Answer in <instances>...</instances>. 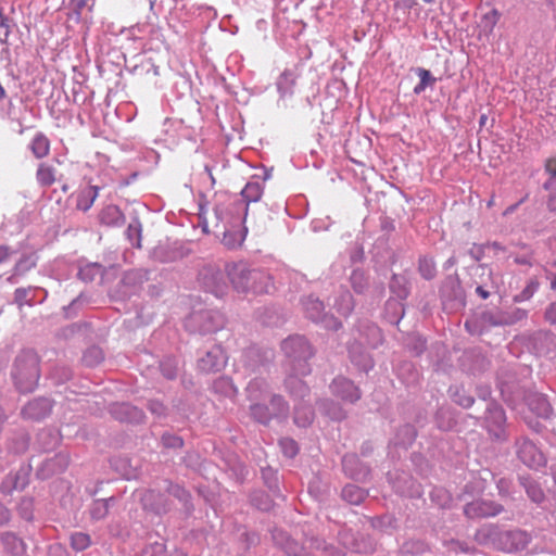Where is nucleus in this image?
<instances>
[{"label": "nucleus", "mask_w": 556, "mask_h": 556, "mask_svg": "<svg viewBox=\"0 0 556 556\" xmlns=\"http://www.w3.org/2000/svg\"><path fill=\"white\" fill-rule=\"evenodd\" d=\"M91 544V539L89 534L84 532H75L71 535V546L77 551H85Z\"/></svg>", "instance_id": "5701e85b"}, {"label": "nucleus", "mask_w": 556, "mask_h": 556, "mask_svg": "<svg viewBox=\"0 0 556 556\" xmlns=\"http://www.w3.org/2000/svg\"><path fill=\"white\" fill-rule=\"evenodd\" d=\"M502 539L510 543V545L506 547L507 552L522 548L529 541L527 533L521 530L507 531L503 533Z\"/></svg>", "instance_id": "4468645a"}, {"label": "nucleus", "mask_w": 556, "mask_h": 556, "mask_svg": "<svg viewBox=\"0 0 556 556\" xmlns=\"http://www.w3.org/2000/svg\"><path fill=\"white\" fill-rule=\"evenodd\" d=\"M153 496V492L149 491L146 493L143 501L147 503Z\"/></svg>", "instance_id": "8fccbe9b"}, {"label": "nucleus", "mask_w": 556, "mask_h": 556, "mask_svg": "<svg viewBox=\"0 0 556 556\" xmlns=\"http://www.w3.org/2000/svg\"><path fill=\"white\" fill-rule=\"evenodd\" d=\"M455 402H457L463 407H470L473 404V399L471 396H462L455 399Z\"/></svg>", "instance_id": "a19ab883"}, {"label": "nucleus", "mask_w": 556, "mask_h": 556, "mask_svg": "<svg viewBox=\"0 0 556 556\" xmlns=\"http://www.w3.org/2000/svg\"><path fill=\"white\" fill-rule=\"evenodd\" d=\"M206 316H208V313L199 314V315H197L195 317H197L198 319H203V318H205Z\"/></svg>", "instance_id": "5fc2aeb1"}, {"label": "nucleus", "mask_w": 556, "mask_h": 556, "mask_svg": "<svg viewBox=\"0 0 556 556\" xmlns=\"http://www.w3.org/2000/svg\"><path fill=\"white\" fill-rule=\"evenodd\" d=\"M517 454L519 459L530 468H539L545 464L543 453L528 439L517 442Z\"/></svg>", "instance_id": "20e7f679"}, {"label": "nucleus", "mask_w": 556, "mask_h": 556, "mask_svg": "<svg viewBox=\"0 0 556 556\" xmlns=\"http://www.w3.org/2000/svg\"><path fill=\"white\" fill-rule=\"evenodd\" d=\"M424 1H425V2H428V3H430V2H432L433 0H424Z\"/></svg>", "instance_id": "69168bd1"}, {"label": "nucleus", "mask_w": 556, "mask_h": 556, "mask_svg": "<svg viewBox=\"0 0 556 556\" xmlns=\"http://www.w3.org/2000/svg\"><path fill=\"white\" fill-rule=\"evenodd\" d=\"M465 327H466V329H467L470 333H472V334L477 333V331H476V325H475V321H472V320H467V321L465 323Z\"/></svg>", "instance_id": "a18cd8bd"}, {"label": "nucleus", "mask_w": 556, "mask_h": 556, "mask_svg": "<svg viewBox=\"0 0 556 556\" xmlns=\"http://www.w3.org/2000/svg\"><path fill=\"white\" fill-rule=\"evenodd\" d=\"M227 277L238 293H267L271 287L270 277L258 269H251L243 263L226 265Z\"/></svg>", "instance_id": "f257e3e1"}, {"label": "nucleus", "mask_w": 556, "mask_h": 556, "mask_svg": "<svg viewBox=\"0 0 556 556\" xmlns=\"http://www.w3.org/2000/svg\"><path fill=\"white\" fill-rule=\"evenodd\" d=\"M37 407L49 408V403L46 400H35L25 407V413L30 417H38L35 413Z\"/></svg>", "instance_id": "72a5a7b5"}, {"label": "nucleus", "mask_w": 556, "mask_h": 556, "mask_svg": "<svg viewBox=\"0 0 556 556\" xmlns=\"http://www.w3.org/2000/svg\"><path fill=\"white\" fill-rule=\"evenodd\" d=\"M539 283L536 281H530L528 286L515 296L516 302H522L529 300L534 292L538 290Z\"/></svg>", "instance_id": "2f4dec72"}, {"label": "nucleus", "mask_w": 556, "mask_h": 556, "mask_svg": "<svg viewBox=\"0 0 556 556\" xmlns=\"http://www.w3.org/2000/svg\"><path fill=\"white\" fill-rule=\"evenodd\" d=\"M123 219L124 216L116 205H108L100 214V220L105 225H119Z\"/></svg>", "instance_id": "f3484780"}, {"label": "nucleus", "mask_w": 556, "mask_h": 556, "mask_svg": "<svg viewBox=\"0 0 556 556\" xmlns=\"http://www.w3.org/2000/svg\"><path fill=\"white\" fill-rule=\"evenodd\" d=\"M247 202H256L263 194V186L258 181H250L241 191Z\"/></svg>", "instance_id": "6ab92c4d"}, {"label": "nucleus", "mask_w": 556, "mask_h": 556, "mask_svg": "<svg viewBox=\"0 0 556 556\" xmlns=\"http://www.w3.org/2000/svg\"><path fill=\"white\" fill-rule=\"evenodd\" d=\"M417 74L420 78V81L415 86L414 92L418 94L421 93L428 86L432 85L435 79L431 76V73L425 68H418Z\"/></svg>", "instance_id": "a878e982"}, {"label": "nucleus", "mask_w": 556, "mask_h": 556, "mask_svg": "<svg viewBox=\"0 0 556 556\" xmlns=\"http://www.w3.org/2000/svg\"><path fill=\"white\" fill-rule=\"evenodd\" d=\"M477 294H479L483 300L488 299L490 293L481 286L476 289Z\"/></svg>", "instance_id": "c03bdc74"}, {"label": "nucleus", "mask_w": 556, "mask_h": 556, "mask_svg": "<svg viewBox=\"0 0 556 556\" xmlns=\"http://www.w3.org/2000/svg\"><path fill=\"white\" fill-rule=\"evenodd\" d=\"M553 5H556V0H549Z\"/></svg>", "instance_id": "680f3d73"}, {"label": "nucleus", "mask_w": 556, "mask_h": 556, "mask_svg": "<svg viewBox=\"0 0 556 556\" xmlns=\"http://www.w3.org/2000/svg\"><path fill=\"white\" fill-rule=\"evenodd\" d=\"M279 445L283 454L288 457H294L298 454V444L294 440L290 438L281 439Z\"/></svg>", "instance_id": "c756f323"}, {"label": "nucleus", "mask_w": 556, "mask_h": 556, "mask_svg": "<svg viewBox=\"0 0 556 556\" xmlns=\"http://www.w3.org/2000/svg\"><path fill=\"white\" fill-rule=\"evenodd\" d=\"M493 205V198L488 202V206H492Z\"/></svg>", "instance_id": "052dcab7"}, {"label": "nucleus", "mask_w": 556, "mask_h": 556, "mask_svg": "<svg viewBox=\"0 0 556 556\" xmlns=\"http://www.w3.org/2000/svg\"><path fill=\"white\" fill-rule=\"evenodd\" d=\"M1 542L5 551L14 556L22 554L25 549L23 541L10 532L2 534Z\"/></svg>", "instance_id": "dca6fc26"}, {"label": "nucleus", "mask_w": 556, "mask_h": 556, "mask_svg": "<svg viewBox=\"0 0 556 556\" xmlns=\"http://www.w3.org/2000/svg\"><path fill=\"white\" fill-rule=\"evenodd\" d=\"M529 495L532 497L534 502H541L544 497L543 493L540 490H528Z\"/></svg>", "instance_id": "79ce46f5"}, {"label": "nucleus", "mask_w": 556, "mask_h": 556, "mask_svg": "<svg viewBox=\"0 0 556 556\" xmlns=\"http://www.w3.org/2000/svg\"><path fill=\"white\" fill-rule=\"evenodd\" d=\"M332 392L344 401L356 402L361 397L358 388L349 379L339 377L332 382Z\"/></svg>", "instance_id": "423d86ee"}, {"label": "nucleus", "mask_w": 556, "mask_h": 556, "mask_svg": "<svg viewBox=\"0 0 556 556\" xmlns=\"http://www.w3.org/2000/svg\"><path fill=\"white\" fill-rule=\"evenodd\" d=\"M292 382H293V378H290V379L288 380V383H292Z\"/></svg>", "instance_id": "e2e57ef3"}, {"label": "nucleus", "mask_w": 556, "mask_h": 556, "mask_svg": "<svg viewBox=\"0 0 556 556\" xmlns=\"http://www.w3.org/2000/svg\"><path fill=\"white\" fill-rule=\"evenodd\" d=\"M354 459L353 456H344L343 457V465L346 466L349 462H352Z\"/></svg>", "instance_id": "3c124183"}, {"label": "nucleus", "mask_w": 556, "mask_h": 556, "mask_svg": "<svg viewBox=\"0 0 556 556\" xmlns=\"http://www.w3.org/2000/svg\"><path fill=\"white\" fill-rule=\"evenodd\" d=\"M285 549L289 556H314L312 551H307L302 542L296 539H288L285 544Z\"/></svg>", "instance_id": "aec40b11"}, {"label": "nucleus", "mask_w": 556, "mask_h": 556, "mask_svg": "<svg viewBox=\"0 0 556 556\" xmlns=\"http://www.w3.org/2000/svg\"><path fill=\"white\" fill-rule=\"evenodd\" d=\"M4 97H5V90L2 87V85L0 84V100L4 99Z\"/></svg>", "instance_id": "603ef678"}, {"label": "nucleus", "mask_w": 556, "mask_h": 556, "mask_svg": "<svg viewBox=\"0 0 556 556\" xmlns=\"http://www.w3.org/2000/svg\"><path fill=\"white\" fill-rule=\"evenodd\" d=\"M313 420V412L311 408H304L303 409V414L301 412V409H296L295 412V416H294V421L295 424H298L299 426L301 427H305L307 425H309Z\"/></svg>", "instance_id": "7c9ffc66"}, {"label": "nucleus", "mask_w": 556, "mask_h": 556, "mask_svg": "<svg viewBox=\"0 0 556 556\" xmlns=\"http://www.w3.org/2000/svg\"><path fill=\"white\" fill-rule=\"evenodd\" d=\"M545 318L551 324H556V301L551 303L545 311Z\"/></svg>", "instance_id": "58836bf2"}, {"label": "nucleus", "mask_w": 556, "mask_h": 556, "mask_svg": "<svg viewBox=\"0 0 556 556\" xmlns=\"http://www.w3.org/2000/svg\"><path fill=\"white\" fill-rule=\"evenodd\" d=\"M98 197V188L89 186L81 189L77 194L76 207L80 211H88Z\"/></svg>", "instance_id": "2eb2a0df"}, {"label": "nucleus", "mask_w": 556, "mask_h": 556, "mask_svg": "<svg viewBox=\"0 0 556 556\" xmlns=\"http://www.w3.org/2000/svg\"><path fill=\"white\" fill-rule=\"evenodd\" d=\"M36 181L40 188H49L58 181V169L48 162H40L36 169Z\"/></svg>", "instance_id": "1a4fd4ad"}, {"label": "nucleus", "mask_w": 556, "mask_h": 556, "mask_svg": "<svg viewBox=\"0 0 556 556\" xmlns=\"http://www.w3.org/2000/svg\"><path fill=\"white\" fill-rule=\"evenodd\" d=\"M367 496L366 491L354 484H348L342 490V497L353 505L361 504Z\"/></svg>", "instance_id": "a211bd4d"}, {"label": "nucleus", "mask_w": 556, "mask_h": 556, "mask_svg": "<svg viewBox=\"0 0 556 556\" xmlns=\"http://www.w3.org/2000/svg\"><path fill=\"white\" fill-rule=\"evenodd\" d=\"M36 264V257L33 254L23 255L15 265V273L23 274Z\"/></svg>", "instance_id": "c85d7f7f"}, {"label": "nucleus", "mask_w": 556, "mask_h": 556, "mask_svg": "<svg viewBox=\"0 0 556 556\" xmlns=\"http://www.w3.org/2000/svg\"><path fill=\"white\" fill-rule=\"evenodd\" d=\"M157 556H165V554H164V552H163L162 547H160V549H159V555H157Z\"/></svg>", "instance_id": "13d9d810"}, {"label": "nucleus", "mask_w": 556, "mask_h": 556, "mask_svg": "<svg viewBox=\"0 0 556 556\" xmlns=\"http://www.w3.org/2000/svg\"><path fill=\"white\" fill-rule=\"evenodd\" d=\"M9 520V510L0 504V525L5 523Z\"/></svg>", "instance_id": "37998d69"}, {"label": "nucleus", "mask_w": 556, "mask_h": 556, "mask_svg": "<svg viewBox=\"0 0 556 556\" xmlns=\"http://www.w3.org/2000/svg\"><path fill=\"white\" fill-rule=\"evenodd\" d=\"M419 271L421 276L428 280L435 276L437 269L432 258L422 257L419 260Z\"/></svg>", "instance_id": "393cba45"}, {"label": "nucleus", "mask_w": 556, "mask_h": 556, "mask_svg": "<svg viewBox=\"0 0 556 556\" xmlns=\"http://www.w3.org/2000/svg\"><path fill=\"white\" fill-rule=\"evenodd\" d=\"M206 286L216 296H224L228 290V286L224 281L223 275L220 273L213 275L211 281L206 283Z\"/></svg>", "instance_id": "412c9836"}, {"label": "nucleus", "mask_w": 556, "mask_h": 556, "mask_svg": "<svg viewBox=\"0 0 556 556\" xmlns=\"http://www.w3.org/2000/svg\"><path fill=\"white\" fill-rule=\"evenodd\" d=\"M252 417L262 424H268L274 417L273 412L266 405L255 404L251 406Z\"/></svg>", "instance_id": "4be33fe9"}, {"label": "nucleus", "mask_w": 556, "mask_h": 556, "mask_svg": "<svg viewBox=\"0 0 556 556\" xmlns=\"http://www.w3.org/2000/svg\"><path fill=\"white\" fill-rule=\"evenodd\" d=\"M88 1L89 0H71V5L73 7L77 18L80 17L83 9L87 5Z\"/></svg>", "instance_id": "4c0bfd02"}, {"label": "nucleus", "mask_w": 556, "mask_h": 556, "mask_svg": "<svg viewBox=\"0 0 556 556\" xmlns=\"http://www.w3.org/2000/svg\"><path fill=\"white\" fill-rule=\"evenodd\" d=\"M551 288L553 290H556V274L552 276L551 278Z\"/></svg>", "instance_id": "09e8293b"}, {"label": "nucleus", "mask_w": 556, "mask_h": 556, "mask_svg": "<svg viewBox=\"0 0 556 556\" xmlns=\"http://www.w3.org/2000/svg\"><path fill=\"white\" fill-rule=\"evenodd\" d=\"M112 414L116 419L128 422H138L143 417L141 410L125 403L114 405L112 408Z\"/></svg>", "instance_id": "9d476101"}, {"label": "nucleus", "mask_w": 556, "mask_h": 556, "mask_svg": "<svg viewBox=\"0 0 556 556\" xmlns=\"http://www.w3.org/2000/svg\"><path fill=\"white\" fill-rule=\"evenodd\" d=\"M12 378L21 392H31L40 378V359L33 350H23L15 357Z\"/></svg>", "instance_id": "f03ea898"}, {"label": "nucleus", "mask_w": 556, "mask_h": 556, "mask_svg": "<svg viewBox=\"0 0 556 556\" xmlns=\"http://www.w3.org/2000/svg\"><path fill=\"white\" fill-rule=\"evenodd\" d=\"M223 242H224L227 247H233V245L236 244L235 242H232V241L228 240V235H227V233H225V235H224Z\"/></svg>", "instance_id": "de8ad7c7"}, {"label": "nucleus", "mask_w": 556, "mask_h": 556, "mask_svg": "<svg viewBox=\"0 0 556 556\" xmlns=\"http://www.w3.org/2000/svg\"><path fill=\"white\" fill-rule=\"evenodd\" d=\"M13 251L8 245H0V264L7 262L12 255Z\"/></svg>", "instance_id": "ea45409f"}, {"label": "nucleus", "mask_w": 556, "mask_h": 556, "mask_svg": "<svg viewBox=\"0 0 556 556\" xmlns=\"http://www.w3.org/2000/svg\"><path fill=\"white\" fill-rule=\"evenodd\" d=\"M416 3V0H407V7H412Z\"/></svg>", "instance_id": "6e6d98bb"}, {"label": "nucleus", "mask_w": 556, "mask_h": 556, "mask_svg": "<svg viewBox=\"0 0 556 556\" xmlns=\"http://www.w3.org/2000/svg\"><path fill=\"white\" fill-rule=\"evenodd\" d=\"M304 305L308 316L312 319H317L324 309V304L317 299L308 298Z\"/></svg>", "instance_id": "bb28decb"}, {"label": "nucleus", "mask_w": 556, "mask_h": 556, "mask_svg": "<svg viewBox=\"0 0 556 556\" xmlns=\"http://www.w3.org/2000/svg\"><path fill=\"white\" fill-rule=\"evenodd\" d=\"M298 382L301 386V388L303 389V391H306V387L302 383V381H298Z\"/></svg>", "instance_id": "bf43d9fd"}, {"label": "nucleus", "mask_w": 556, "mask_h": 556, "mask_svg": "<svg viewBox=\"0 0 556 556\" xmlns=\"http://www.w3.org/2000/svg\"><path fill=\"white\" fill-rule=\"evenodd\" d=\"M544 167L549 176L544 184L545 190L548 191L547 205L551 211H556V157L546 160Z\"/></svg>", "instance_id": "6e6552de"}, {"label": "nucleus", "mask_w": 556, "mask_h": 556, "mask_svg": "<svg viewBox=\"0 0 556 556\" xmlns=\"http://www.w3.org/2000/svg\"><path fill=\"white\" fill-rule=\"evenodd\" d=\"M527 405L538 417L548 418L552 414V407L547 399L542 394H532L527 399Z\"/></svg>", "instance_id": "9b49d317"}, {"label": "nucleus", "mask_w": 556, "mask_h": 556, "mask_svg": "<svg viewBox=\"0 0 556 556\" xmlns=\"http://www.w3.org/2000/svg\"><path fill=\"white\" fill-rule=\"evenodd\" d=\"M214 327H211V326H206L205 329H213Z\"/></svg>", "instance_id": "0e129e2a"}, {"label": "nucleus", "mask_w": 556, "mask_h": 556, "mask_svg": "<svg viewBox=\"0 0 556 556\" xmlns=\"http://www.w3.org/2000/svg\"><path fill=\"white\" fill-rule=\"evenodd\" d=\"M298 75L293 70H285L277 78L276 86L281 97L291 94L296 84Z\"/></svg>", "instance_id": "f8f14e48"}, {"label": "nucleus", "mask_w": 556, "mask_h": 556, "mask_svg": "<svg viewBox=\"0 0 556 556\" xmlns=\"http://www.w3.org/2000/svg\"><path fill=\"white\" fill-rule=\"evenodd\" d=\"M102 359H103V353H102L101 349H99L97 346L89 348L83 356V361L87 366H96L99 363H101Z\"/></svg>", "instance_id": "b1692460"}, {"label": "nucleus", "mask_w": 556, "mask_h": 556, "mask_svg": "<svg viewBox=\"0 0 556 556\" xmlns=\"http://www.w3.org/2000/svg\"><path fill=\"white\" fill-rule=\"evenodd\" d=\"M168 492L175 496H177L178 498L180 500H188L189 498V493L180 488L179 485H170L169 489H168Z\"/></svg>", "instance_id": "e433bc0d"}, {"label": "nucleus", "mask_w": 556, "mask_h": 556, "mask_svg": "<svg viewBox=\"0 0 556 556\" xmlns=\"http://www.w3.org/2000/svg\"><path fill=\"white\" fill-rule=\"evenodd\" d=\"M282 350L288 357L298 362L299 375H306L309 371L307 359L313 355V351L305 338L300 336L288 338L282 342Z\"/></svg>", "instance_id": "7ed1b4c3"}, {"label": "nucleus", "mask_w": 556, "mask_h": 556, "mask_svg": "<svg viewBox=\"0 0 556 556\" xmlns=\"http://www.w3.org/2000/svg\"><path fill=\"white\" fill-rule=\"evenodd\" d=\"M164 445L168 447H181L182 440L179 437L175 435H163L162 438Z\"/></svg>", "instance_id": "c9c22d12"}, {"label": "nucleus", "mask_w": 556, "mask_h": 556, "mask_svg": "<svg viewBox=\"0 0 556 556\" xmlns=\"http://www.w3.org/2000/svg\"><path fill=\"white\" fill-rule=\"evenodd\" d=\"M29 150L36 159H45L50 154L49 138L42 132L36 134L29 143Z\"/></svg>", "instance_id": "ddd939ff"}, {"label": "nucleus", "mask_w": 556, "mask_h": 556, "mask_svg": "<svg viewBox=\"0 0 556 556\" xmlns=\"http://www.w3.org/2000/svg\"><path fill=\"white\" fill-rule=\"evenodd\" d=\"M7 421V415L3 408L0 407V432L2 431L3 425Z\"/></svg>", "instance_id": "49530a36"}, {"label": "nucleus", "mask_w": 556, "mask_h": 556, "mask_svg": "<svg viewBox=\"0 0 556 556\" xmlns=\"http://www.w3.org/2000/svg\"><path fill=\"white\" fill-rule=\"evenodd\" d=\"M502 511V506L486 501H473L465 506L464 513L468 518L492 517Z\"/></svg>", "instance_id": "39448f33"}, {"label": "nucleus", "mask_w": 556, "mask_h": 556, "mask_svg": "<svg viewBox=\"0 0 556 556\" xmlns=\"http://www.w3.org/2000/svg\"><path fill=\"white\" fill-rule=\"evenodd\" d=\"M67 190H68L67 185H63V186H62V191H63V192H67Z\"/></svg>", "instance_id": "4d7b16f0"}, {"label": "nucleus", "mask_w": 556, "mask_h": 556, "mask_svg": "<svg viewBox=\"0 0 556 556\" xmlns=\"http://www.w3.org/2000/svg\"><path fill=\"white\" fill-rule=\"evenodd\" d=\"M30 289L26 288H17L14 292V301L15 303L22 307L25 304H30V300L28 299Z\"/></svg>", "instance_id": "473e14b6"}, {"label": "nucleus", "mask_w": 556, "mask_h": 556, "mask_svg": "<svg viewBox=\"0 0 556 556\" xmlns=\"http://www.w3.org/2000/svg\"><path fill=\"white\" fill-rule=\"evenodd\" d=\"M270 412L274 417L282 416L287 414L288 406L281 396H273L270 401Z\"/></svg>", "instance_id": "cd10ccee"}, {"label": "nucleus", "mask_w": 556, "mask_h": 556, "mask_svg": "<svg viewBox=\"0 0 556 556\" xmlns=\"http://www.w3.org/2000/svg\"><path fill=\"white\" fill-rule=\"evenodd\" d=\"M357 278H362V274L354 273V274L352 275V280H353V281H355V279H357Z\"/></svg>", "instance_id": "864d4df0"}, {"label": "nucleus", "mask_w": 556, "mask_h": 556, "mask_svg": "<svg viewBox=\"0 0 556 556\" xmlns=\"http://www.w3.org/2000/svg\"><path fill=\"white\" fill-rule=\"evenodd\" d=\"M302 545L306 547L307 551H312L313 555L316 556V552H318L323 542L315 538L305 539L302 541Z\"/></svg>", "instance_id": "f704fd0d"}, {"label": "nucleus", "mask_w": 556, "mask_h": 556, "mask_svg": "<svg viewBox=\"0 0 556 556\" xmlns=\"http://www.w3.org/2000/svg\"><path fill=\"white\" fill-rule=\"evenodd\" d=\"M226 364L224 351L217 346L208 351L204 357L199 361V368L204 372H215L220 370Z\"/></svg>", "instance_id": "0eeeda50"}]
</instances>
